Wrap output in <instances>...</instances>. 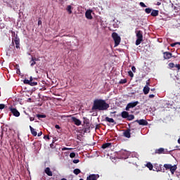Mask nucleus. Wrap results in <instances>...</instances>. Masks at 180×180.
Here are the masks:
<instances>
[{"mask_svg":"<svg viewBox=\"0 0 180 180\" xmlns=\"http://www.w3.org/2000/svg\"><path fill=\"white\" fill-rule=\"evenodd\" d=\"M121 116L122 119H127V117H129V112H127V111H123L121 113Z\"/></svg>","mask_w":180,"mask_h":180,"instance_id":"21","label":"nucleus"},{"mask_svg":"<svg viewBox=\"0 0 180 180\" xmlns=\"http://www.w3.org/2000/svg\"><path fill=\"white\" fill-rule=\"evenodd\" d=\"M37 117H38V119H44L46 117V115L37 114Z\"/></svg>","mask_w":180,"mask_h":180,"instance_id":"30","label":"nucleus"},{"mask_svg":"<svg viewBox=\"0 0 180 180\" xmlns=\"http://www.w3.org/2000/svg\"><path fill=\"white\" fill-rule=\"evenodd\" d=\"M17 67H19V65H16Z\"/></svg>","mask_w":180,"mask_h":180,"instance_id":"59","label":"nucleus"},{"mask_svg":"<svg viewBox=\"0 0 180 180\" xmlns=\"http://www.w3.org/2000/svg\"><path fill=\"white\" fill-rule=\"evenodd\" d=\"M131 70H132L133 72H136V67L135 66H132Z\"/></svg>","mask_w":180,"mask_h":180,"instance_id":"43","label":"nucleus"},{"mask_svg":"<svg viewBox=\"0 0 180 180\" xmlns=\"http://www.w3.org/2000/svg\"><path fill=\"white\" fill-rule=\"evenodd\" d=\"M148 92H150V88L148 86H145L143 87V94H144V95L148 94Z\"/></svg>","mask_w":180,"mask_h":180,"instance_id":"22","label":"nucleus"},{"mask_svg":"<svg viewBox=\"0 0 180 180\" xmlns=\"http://www.w3.org/2000/svg\"><path fill=\"white\" fill-rule=\"evenodd\" d=\"M169 68H174V67H175V64L174 63H169Z\"/></svg>","mask_w":180,"mask_h":180,"instance_id":"36","label":"nucleus"},{"mask_svg":"<svg viewBox=\"0 0 180 180\" xmlns=\"http://www.w3.org/2000/svg\"><path fill=\"white\" fill-rule=\"evenodd\" d=\"M146 167H147V168H148L150 169V171H153V168H154V166L153 165V164L151 162H148L146 165Z\"/></svg>","mask_w":180,"mask_h":180,"instance_id":"23","label":"nucleus"},{"mask_svg":"<svg viewBox=\"0 0 180 180\" xmlns=\"http://www.w3.org/2000/svg\"><path fill=\"white\" fill-rule=\"evenodd\" d=\"M44 172L46 174V175H48V176H51L53 175V172H51L50 167L45 168Z\"/></svg>","mask_w":180,"mask_h":180,"instance_id":"17","label":"nucleus"},{"mask_svg":"<svg viewBox=\"0 0 180 180\" xmlns=\"http://www.w3.org/2000/svg\"><path fill=\"white\" fill-rule=\"evenodd\" d=\"M13 41L15 44V47L17 49H20V47L19 46L20 44V39H19V37H18V35H16L15 39L13 40Z\"/></svg>","mask_w":180,"mask_h":180,"instance_id":"12","label":"nucleus"},{"mask_svg":"<svg viewBox=\"0 0 180 180\" xmlns=\"http://www.w3.org/2000/svg\"><path fill=\"white\" fill-rule=\"evenodd\" d=\"M128 75H129V77H131V78H133V77H134V74H133V72H131V70H129L128 72Z\"/></svg>","mask_w":180,"mask_h":180,"instance_id":"33","label":"nucleus"},{"mask_svg":"<svg viewBox=\"0 0 180 180\" xmlns=\"http://www.w3.org/2000/svg\"><path fill=\"white\" fill-rule=\"evenodd\" d=\"M17 74H20V69L18 68L16 71Z\"/></svg>","mask_w":180,"mask_h":180,"instance_id":"49","label":"nucleus"},{"mask_svg":"<svg viewBox=\"0 0 180 180\" xmlns=\"http://www.w3.org/2000/svg\"><path fill=\"white\" fill-rule=\"evenodd\" d=\"M105 122H108V123H115V120H113V118L106 117H105Z\"/></svg>","mask_w":180,"mask_h":180,"instance_id":"24","label":"nucleus"},{"mask_svg":"<svg viewBox=\"0 0 180 180\" xmlns=\"http://www.w3.org/2000/svg\"><path fill=\"white\" fill-rule=\"evenodd\" d=\"M134 115L128 114L127 120L131 121V120H134Z\"/></svg>","mask_w":180,"mask_h":180,"instance_id":"29","label":"nucleus"},{"mask_svg":"<svg viewBox=\"0 0 180 180\" xmlns=\"http://www.w3.org/2000/svg\"><path fill=\"white\" fill-rule=\"evenodd\" d=\"M30 122H33L34 120V117H30Z\"/></svg>","mask_w":180,"mask_h":180,"instance_id":"46","label":"nucleus"},{"mask_svg":"<svg viewBox=\"0 0 180 180\" xmlns=\"http://www.w3.org/2000/svg\"><path fill=\"white\" fill-rule=\"evenodd\" d=\"M179 45L180 46V42H178Z\"/></svg>","mask_w":180,"mask_h":180,"instance_id":"58","label":"nucleus"},{"mask_svg":"<svg viewBox=\"0 0 180 180\" xmlns=\"http://www.w3.org/2000/svg\"><path fill=\"white\" fill-rule=\"evenodd\" d=\"M41 134H43L42 131L39 132L37 134L38 137H40V136H41Z\"/></svg>","mask_w":180,"mask_h":180,"instance_id":"47","label":"nucleus"},{"mask_svg":"<svg viewBox=\"0 0 180 180\" xmlns=\"http://www.w3.org/2000/svg\"><path fill=\"white\" fill-rule=\"evenodd\" d=\"M67 150H71V148H65V147H64V148H62V151H67Z\"/></svg>","mask_w":180,"mask_h":180,"instance_id":"40","label":"nucleus"},{"mask_svg":"<svg viewBox=\"0 0 180 180\" xmlns=\"http://www.w3.org/2000/svg\"><path fill=\"white\" fill-rule=\"evenodd\" d=\"M155 154H167V150H165L163 148L156 149L155 150Z\"/></svg>","mask_w":180,"mask_h":180,"instance_id":"13","label":"nucleus"},{"mask_svg":"<svg viewBox=\"0 0 180 180\" xmlns=\"http://www.w3.org/2000/svg\"><path fill=\"white\" fill-rule=\"evenodd\" d=\"M174 67H176V68H177V70H180V65L177 64L176 65H174Z\"/></svg>","mask_w":180,"mask_h":180,"instance_id":"44","label":"nucleus"},{"mask_svg":"<svg viewBox=\"0 0 180 180\" xmlns=\"http://www.w3.org/2000/svg\"><path fill=\"white\" fill-rule=\"evenodd\" d=\"M71 120L72 122L76 125V126H81L82 124V122L81 120H78L77 117H71Z\"/></svg>","mask_w":180,"mask_h":180,"instance_id":"10","label":"nucleus"},{"mask_svg":"<svg viewBox=\"0 0 180 180\" xmlns=\"http://www.w3.org/2000/svg\"><path fill=\"white\" fill-rule=\"evenodd\" d=\"M172 57H173L174 58H175V56H172Z\"/></svg>","mask_w":180,"mask_h":180,"instance_id":"57","label":"nucleus"},{"mask_svg":"<svg viewBox=\"0 0 180 180\" xmlns=\"http://www.w3.org/2000/svg\"><path fill=\"white\" fill-rule=\"evenodd\" d=\"M79 180H84L83 179H80Z\"/></svg>","mask_w":180,"mask_h":180,"instance_id":"60","label":"nucleus"},{"mask_svg":"<svg viewBox=\"0 0 180 180\" xmlns=\"http://www.w3.org/2000/svg\"><path fill=\"white\" fill-rule=\"evenodd\" d=\"M135 33L137 37V39L136 41V46H139V44H141V41H143V31L136 30L135 31Z\"/></svg>","mask_w":180,"mask_h":180,"instance_id":"3","label":"nucleus"},{"mask_svg":"<svg viewBox=\"0 0 180 180\" xmlns=\"http://www.w3.org/2000/svg\"><path fill=\"white\" fill-rule=\"evenodd\" d=\"M110 105L103 99H96L94 101L92 110H108Z\"/></svg>","mask_w":180,"mask_h":180,"instance_id":"1","label":"nucleus"},{"mask_svg":"<svg viewBox=\"0 0 180 180\" xmlns=\"http://www.w3.org/2000/svg\"><path fill=\"white\" fill-rule=\"evenodd\" d=\"M44 139L46 140V139H47V140H50V136H49V135H45L44 136Z\"/></svg>","mask_w":180,"mask_h":180,"instance_id":"41","label":"nucleus"},{"mask_svg":"<svg viewBox=\"0 0 180 180\" xmlns=\"http://www.w3.org/2000/svg\"><path fill=\"white\" fill-rule=\"evenodd\" d=\"M127 82V79H122L120 81V84H126Z\"/></svg>","mask_w":180,"mask_h":180,"instance_id":"34","label":"nucleus"},{"mask_svg":"<svg viewBox=\"0 0 180 180\" xmlns=\"http://www.w3.org/2000/svg\"><path fill=\"white\" fill-rule=\"evenodd\" d=\"M159 13L160 11L158 10H152L150 15L153 16V18H155V16H158Z\"/></svg>","mask_w":180,"mask_h":180,"instance_id":"18","label":"nucleus"},{"mask_svg":"<svg viewBox=\"0 0 180 180\" xmlns=\"http://www.w3.org/2000/svg\"><path fill=\"white\" fill-rule=\"evenodd\" d=\"M150 91H155V88L151 89Z\"/></svg>","mask_w":180,"mask_h":180,"instance_id":"53","label":"nucleus"},{"mask_svg":"<svg viewBox=\"0 0 180 180\" xmlns=\"http://www.w3.org/2000/svg\"><path fill=\"white\" fill-rule=\"evenodd\" d=\"M110 147H112L111 143H105L102 145L101 148L105 150V148H109Z\"/></svg>","mask_w":180,"mask_h":180,"instance_id":"19","label":"nucleus"},{"mask_svg":"<svg viewBox=\"0 0 180 180\" xmlns=\"http://www.w3.org/2000/svg\"><path fill=\"white\" fill-rule=\"evenodd\" d=\"M32 58L35 60V63L36 61H40V60L36 57H32Z\"/></svg>","mask_w":180,"mask_h":180,"instance_id":"42","label":"nucleus"},{"mask_svg":"<svg viewBox=\"0 0 180 180\" xmlns=\"http://www.w3.org/2000/svg\"><path fill=\"white\" fill-rule=\"evenodd\" d=\"M37 79L36 78H33V77H30V79H24V84L27 85H30V86H36L37 85Z\"/></svg>","mask_w":180,"mask_h":180,"instance_id":"2","label":"nucleus"},{"mask_svg":"<svg viewBox=\"0 0 180 180\" xmlns=\"http://www.w3.org/2000/svg\"><path fill=\"white\" fill-rule=\"evenodd\" d=\"M70 158H75V153L72 152L70 154Z\"/></svg>","mask_w":180,"mask_h":180,"instance_id":"37","label":"nucleus"},{"mask_svg":"<svg viewBox=\"0 0 180 180\" xmlns=\"http://www.w3.org/2000/svg\"><path fill=\"white\" fill-rule=\"evenodd\" d=\"M72 162H73V164H78V162H79V160H78V159L74 160L72 161Z\"/></svg>","mask_w":180,"mask_h":180,"instance_id":"38","label":"nucleus"},{"mask_svg":"<svg viewBox=\"0 0 180 180\" xmlns=\"http://www.w3.org/2000/svg\"><path fill=\"white\" fill-rule=\"evenodd\" d=\"M176 44H179L178 42L171 44L170 46H171V47H175V46H176Z\"/></svg>","mask_w":180,"mask_h":180,"instance_id":"39","label":"nucleus"},{"mask_svg":"<svg viewBox=\"0 0 180 180\" xmlns=\"http://www.w3.org/2000/svg\"><path fill=\"white\" fill-rule=\"evenodd\" d=\"M112 37L115 41V47H117L120 44L122 39L117 32H112Z\"/></svg>","mask_w":180,"mask_h":180,"instance_id":"5","label":"nucleus"},{"mask_svg":"<svg viewBox=\"0 0 180 180\" xmlns=\"http://www.w3.org/2000/svg\"><path fill=\"white\" fill-rule=\"evenodd\" d=\"M139 5H140V6H141L142 8H147V6H146L144 3H143V2H140V3H139Z\"/></svg>","mask_w":180,"mask_h":180,"instance_id":"35","label":"nucleus"},{"mask_svg":"<svg viewBox=\"0 0 180 180\" xmlns=\"http://www.w3.org/2000/svg\"><path fill=\"white\" fill-rule=\"evenodd\" d=\"M178 143L180 144V138L178 139Z\"/></svg>","mask_w":180,"mask_h":180,"instance_id":"54","label":"nucleus"},{"mask_svg":"<svg viewBox=\"0 0 180 180\" xmlns=\"http://www.w3.org/2000/svg\"><path fill=\"white\" fill-rule=\"evenodd\" d=\"M158 5H161V3H158Z\"/></svg>","mask_w":180,"mask_h":180,"instance_id":"56","label":"nucleus"},{"mask_svg":"<svg viewBox=\"0 0 180 180\" xmlns=\"http://www.w3.org/2000/svg\"><path fill=\"white\" fill-rule=\"evenodd\" d=\"M146 86H150V79L146 81Z\"/></svg>","mask_w":180,"mask_h":180,"instance_id":"45","label":"nucleus"},{"mask_svg":"<svg viewBox=\"0 0 180 180\" xmlns=\"http://www.w3.org/2000/svg\"><path fill=\"white\" fill-rule=\"evenodd\" d=\"M8 108L5 104H0V110H2L3 109H6Z\"/></svg>","mask_w":180,"mask_h":180,"instance_id":"32","label":"nucleus"},{"mask_svg":"<svg viewBox=\"0 0 180 180\" xmlns=\"http://www.w3.org/2000/svg\"><path fill=\"white\" fill-rule=\"evenodd\" d=\"M8 109L11 112L12 115L15 116V117H19V116H20V112L18 110V109L13 108V106L11 105Z\"/></svg>","mask_w":180,"mask_h":180,"instance_id":"6","label":"nucleus"},{"mask_svg":"<svg viewBox=\"0 0 180 180\" xmlns=\"http://www.w3.org/2000/svg\"><path fill=\"white\" fill-rule=\"evenodd\" d=\"M30 64L31 67H34L36 65L35 60L32 58L31 60L30 61Z\"/></svg>","mask_w":180,"mask_h":180,"instance_id":"28","label":"nucleus"},{"mask_svg":"<svg viewBox=\"0 0 180 180\" xmlns=\"http://www.w3.org/2000/svg\"><path fill=\"white\" fill-rule=\"evenodd\" d=\"M98 178H99V174H90L86 180H98Z\"/></svg>","mask_w":180,"mask_h":180,"instance_id":"14","label":"nucleus"},{"mask_svg":"<svg viewBox=\"0 0 180 180\" xmlns=\"http://www.w3.org/2000/svg\"><path fill=\"white\" fill-rule=\"evenodd\" d=\"M71 9H72V6H71V5L68 6L66 10L68 12L69 15H71V13H72V11Z\"/></svg>","mask_w":180,"mask_h":180,"instance_id":"26","label":"nucleus"},{"mask_svg":"<svg viewBox=\"0 0 180 180\" xmlns=\"http://www.w3.org/2000/svg\"><path fill=\"white\" fill-rule=\"evenodd\" d=\"M73 174H75V175H79V174H81V169H75L73 170Z\"/></svg>","mask_w":180,"mask_h":180,"instance_id":"27","label":"nucleus"},{"mask_svg":"<svg viewBox=\"0 0 180 180\" xmlns=\"http://www.w3.org/2000/svg\"><path fill=\"white\" fill-rule=\"evenodd\" d=\"M38 25H41V20H39L38 21Z\"/></svg>","mask_w":180,"mask_h":180,"instance_id":"52","label":"nucleus"},{"mask_svg":"<svg viewBox=\"0 0 180 180\" xmlns=\"http://www.w3.org/2000/svg\"><path fill=\"white\" fill-rule=\"evenodd\" d=\"M130 131H131L130 129H127L125 131H124L123 132L124 136L126 137L127 139H130V137H131Z\"/></svg>","mask_w":180,"mask_h":180,"instance_id":"15","label":"nucleus"},{"mask_svg":"<svg viewBox=\"0 0 180 180\" xmlns=\"http://www.w3.org/2000/svg\"><path fill=\"white\" fill-rule=\"evenodd\" d=\"M163 58L165 60H169V58H172V53L169 51L163 52Z\"/></svg>","mask_w":180,"mask_h":180,"instance_id":"9","label":"nucleus"},{"mask_svg":"<svg viewBox=\"0 0 180 180\" xmlns=\"http://www.w3.org/2000/svg\"><path fill=\"white\" fill-rule=\"evenodd\" d=\"M30 129L32 136H34V137H36V136H37V131H36V129L32 127V126H30Z\"/></svg>","mask_w":180,"mask_h":180,"instance_id":"20","label":"nucleus"},{"mask_svg":"<svg viewBox=\"0 0 180 180\" xmlns=\"http://www.w3.org/2000/svg\"><path fill=\"white\" fill-rule=\"evenodd\" d=\"M164 168H165V169H169L171 174L174 175L175 171L178 169V167H176V165H172L171 164H165Z\"/></svg>","mask_w":180,"mask_h":180,"instance_id":"4","label":"nucleus"},{"mask_svg":"<svg viewBox=\"0 0 180 180\" xmlns=\"http://www.w3.org/2000/svg\"><path fill=\"white\" fill-rule=\"evenodd\" d=\"M154 168L155 169H153V171H156L157 172H164V169H162V165H155Z\"/></svg>","mask_w":180,"mask_h":180,"instance_id":"11","label":"nucleus"},{"mask_svg":"<svg viewBox=\"0 0 180 180\" xmlns=\"http://www.w3.org/2000/svg\"><path fill=\"white\" fill-rule=\"evenodd\" d=\"M55 128H56V129H60V125H58V124H56V125H55Z\"/></svg>","mask_w":180,"mask_h":180,"instance_id":"51","label":"nucleus"},{"mask_svg":"<svg viewBox=\"0 0 180 180\" xmlns=\"http://www.w3.org/2000/svg\"><path fill=\"white\" fill-rule=\"evenodd\" d=\"M152 11H153V8H148L145 9L146 13H148V14L151 13Z\"/></svg>","mask_w":180,"mask_h":180,"instance_id":"31","label":"nucleus"},{"mask_svg":"<svg viewBox=\"0 0 180 180\" xmlns=\"http://www.w3.org/2000/svg\"><path fill=\"white\" fill-rule=\"evenodd\" d=\"M139 105V101L131 102L127 105L125 110H129L130 109H133V108H136V105Z\"/></svg>","mask_w":180,"mask_h":180,"instance_id":"7","label":"nucleus"},{"mask_svg":"<svg viewBox=\"0 0 180 180\" xmlns=\"http://www.w3.org/2000/svg\"><path fill=\"white\" fill-rule=\"evenodd\" d=\"M135 122L138 123L139 126H147L148 124V122L144 119L136 120Z\"/></svg>","mask_w":180,"mask_h":180,"instance_id":"8","label":"nucleus"},{"mask_svg":"<svg viewBox=\"0 0 180 180\" xmlns=\"http://www.w3.org/2000/svg\"><path fill=\"white\" fill-rule=\"evenodd\" d=\"M120 155H124L122 158H126V155H127V151L126 150H121L120 152Z\"/></svg>","mask_w":180,"mask_h":180,"instance_id":"25","label":"nucleus"},{"mask_svg":"<svg viewBox=\"0 0 180 180\" xmlns=\"http://www.w3.org/2000/svg\"><path fill=\"white\" fill-rule=\"evenodd\" d=\"M56 141H57V138L55 137L53 138L52 143H54Z\"/></svg>","mask_w":180,"mask_h":180,"instance_id":"48","label":"nucleus"},{"mask_svg":"<svg viewBox=\"0 0 180 180\" xmlns=\"http://www.w3.org/2000/svg\"><path fill=\"white\" fill-rule=\"evenodd\" d=\"M155 96L154 94H150L149 98H154Z\"/></svg>","mask_w":180,"mask_h":180,"instance_id":"50","label":"nucleus"},{"mask_svg":"<svg viewBox=\"0 0 180 180\" xmlns=\"http://www.w3.org/2000/svg\"><path fill=\"white\" fill-rule=\"evenodd\" d=\"M60 180H67V179L63 178V179H61Z\"/></svg>","mask_w":180,"mask_h":180,"instance_id":"55","label":"nucleus"},{"mask_svg":"<svg viewBox=\"0 0 180 180\" xmlns=\"http://www.w3.org/2000/svg\"><path fill=\"white\" fill-rule=\"evenodd\" d=\"M85 16L86 18V19H93V17H92V10H88L86 11L85 13Z\"/></svg>","mask_w":180,"mask_h":180,"instance_id":"16","label":"nucleus"}]
</instances>
